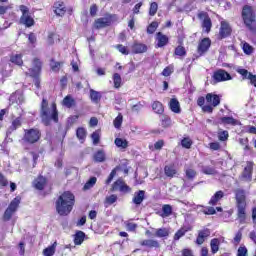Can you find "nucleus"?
<instances>
[{"label":"nucleus","mask_w":256,"mask_h":256,"mask_svg":"<svg viewBox=\"0 0 256 256\" xmlns=\"http://www.w3.org/2000/svg\"><path fill=\"white\" fill-rule=\"evenodd\" d=\"M40 117L43 125L46 127L51 125V121L59 123V111L57 110V104L52 102L49 105L47 98H42V102L40 104Z\"/></svg>","instance_id":"obj_1"},{"label":"nucleus","mask_w":256,"mask_h":256,"mask_svg":"<svg viewBox=\"0 0 256 256\" xmlns=\"http://www.w3.org/2000/svg\"><path fill=\"white\" fill-rule=\"evenodd\" d=\"M73 205H75V195L69 191L60 195L55 202L56 211L62 217L69 215L73 211Z\"/></svg>","instance_id":"obj_2"},{"label":"nucleus","mask_w":256,"mask_h":256,"mask_svg":"<svg viewBox=\"0 0 256 256\" xmlns=\"http://www.w3.org/2000/svg\"><path fill=\"white\" fill-rule=\"evenodd\" d=\"M235 201H236V209H237V217L239 219V223H245L247 219V196L245 195V190L238 188L234 190Z\"/></svg>","instance_id":"obj_3"},{"label":"nucleus","mask_w":256,"mask_h":256,"mask_svg":"<svg viewBox=\"0 0 256 256\" xmlns=\"http://www.w3.org/2000/svg\"><path fill=\"white\" fill-rule=\"evenodd\" d=\"M241 18L246 27L249 29L251 33H255L256 31V14L253 6L244 5L241 11Z\"/></svg>","instance_id":"obj_4"},{"label":"nucleus","mask_w":256,"mask_h":256,"mask_svg":"<svg viewBox=\"0 0 256 256\" xmlns=\"http://www.w3.org/2000/svg\"><path fill=\"white\" fill-rule=\"evenodd\" d=\"M41 67L42 63L41 60L35 58L33 60V67L29 69L28 74L30 77L34 79V85L37 89L41 87V79H39V75H41Z\"/></svg>","instance_id":"obj_5"},{"label":"nucleus","mask_w":256,"mask_h":256,"mask_svg":"<svg viewBox=\"0 0 256 256\" xmlns=\"http://www.w3.org/2000/svg\"><path fill=\"white\" fill-rule=\"evenodd\" d=\"M39 139H41V131L39 129L31 128L24 130V136L22 138V141H24V143H29L30 145H33L37 143Z\"/></svg>","instance_id":"obj_6"},{"label":"nucleus","mask_w":256,"mask_h":256,"mask_svg":"<svg viewBox=\"0 0 256 256\" xmlns=\"http://www.w3.org/2000/svg\"><path fill=\"white\" fill-rule=\"evenodd\" d=\"M206 101L211 105H204L202 107V111H204V113H213V107H217L221 103V96L213 93H208L206 95Z\"/></svg>","instance_id":"obj_7"},{"label":"nucleus","mask_w":256,"mask_h":256,"mask_svg":"<svg viewBox=\"0 0 256 256\" xmlns=\"http://www.w3.org/2000/svg\"><path fill=\"white\" fill-rule=\"evenodd\" d=\"M19 10L22 13V16L20 17V24L25 25V27H33L35 25V20L33 17H31V14L29 13V7L25 5H20Z\"/></svg>","instance_id":"obj_8"},{"label":"nucleus","mask_w":256,"mask_h":256,"mask_svg":"<svg viewBox=\"0 0 256 256\" xmlns=\"http://www.w3.org/2000/svg\"><path fill=\"white\" fill-rule=\"evenodd\" d=\"M19 203H21V200L19 199V197H16L11 201L8 208L4 212V215H3L4 221H11V218L19 208Z\"/></svg>","instance_id":"obj_9"},{"label":"nucleus","mask_w":256,"mask_h":256,"mask_svg":"<svg viewBox=\"0 0 256 256\" xmlns=\"http://www.w3.org/2000/svg\"><path fill=\"white\" fill-rule=\"evenodd\" d=\"M212 77L214 81H216V83H221L223 81H231L232 79L231 74H229L227 71L223 69L215 71Z\"/></svg>","instance_id":"obj_10"},{"label":"nucleus","mask_w":256,"mask_h":256,"mask_svg":"<svg viewBox=\"0 0 256 256\" xmlns=\"http://www.w3.org/2000/svg\"><path fill=\"white\" fill-rule=\"evenodd\" d=\"M198 19L203 20L202 27L205 33H209L211 31V27H213V23L211 22V18L207 15L206 12H200L198 14Z\"/></svg>","instance_id":"obj_11"},{"label":"nucleus","mask_w":256,"mask_h":256,"mask_svg":"<svg viewBox=\"0 0 256 256\" xmlns=\"http://www.w3.org/2000/svg\"><path fill=\"white\" fill-rule=\"evenodd\" d=\"M111 191H120V193H129L131 188L125 184V182L121 179L116 180L111 188Z\"/></svg>","instance_id":"obj_12"},{"label":"nucleus","mask_w":256,"mask_h":256,"mask_svg":"<svg viewBox=\"0 0 256 256\" xmlns=\"http://www.w3.org/2000/svg\"><path fill=\"white\" fill-rule=\"evenodd\" d=\"M168 44H169V37H167V35L163 34L162 32H158L156 34V49L165 47Z\"/></svg>","instance_id":"obj_13"},{"label":"nucleus","mask_w":256,"mask_h":256,"mask_svg":"<svg viewBox=\"0 0 256 256\" xmlns=\"http://www.w3.org/2000/svg\"><path fill=\"white\" fill-rule=\"evenodd\" d=\"M147 45L139 42H134L131 46L133 55H140L141 53H147Z\"/></svg>","instance_id":"obj_14"},{"label":"nucleus","mask_w":256,"mask_h":256,"mask_svg":"<svg viewBox=\"0 0 256 256\" xmlns=\"http://www.w3.org/2000/svg\"><path fill=\"white\" fill-rule=\"evenodd\" d=\"M209 47H211V39L204 38L198 45V53L199 55H203V53H207L209 51Z\"/></svg>","instance_id":"obj_15"},{"label":"nucleus","mask_w":256,"mask_h":256,"mask_svg":"<svg viewBox=\"0 0 256 256\" xmlns=\"http://www.w3.org/2000/svg\"><path fill=\"white\" fill-rule=\"evenodd\" d=\"M219 35L221 39H225L226 37H229L231 35V26H229V23L222 21Z\"/></svg>","instance_id":"obj_16"},{"label":"nucleus","mask_w":256,"mask_h":256,"mask_svg":"<svg viewBox=\"0 0 256 256\" xmlns=\"http://www.w3.org/2000/svg\"><path fill=\"white\" fill-rule=\"evenodd\" d=\"M143 201H145V190H139L135 192L132 199V202L134 203V205L139 207V205H141Z\"/></svg>","instance_id":"obj_17"},{"label":"nucleus","mask_w":256,"mask_h":256,"mask_svg":"<svg viewBox=\"0 0 256 256\" xmlns=\"http://www.w3.org/2000/svg\"><path fill=\"white\" fill-rule=\"evenodd\" d=\"M54 13L58 17H63V15L67 13V8L65 7V3L63 2L54 3Z\"/></svg>","instance_id":"obj_18"},{"label":"nucleus","mask_w":256,"mask_h":256,"mask_svg":"<svg viewBox=\"0 0 256 256\" xmlns=\"http://www.w3.org/2000/svg\"><path fill=\"white\" fill-rule=\"evenodd\" d=\"M45 185H47V179L43 176H39L33 181V187L38 191H43V189H45Z\"/></svg>","instance_id":"obj_19"},{"label":"nucleus","mask_w":256,"mask_h":256,"mask_svg":"<svg viewBox=\"0 0 256 256\" xmlns=\"http://www.w3.org/2000/svg\"><path fill=\"white\" fill-rule=\"evenodd\" d=\"M209 235H211V231L207 228L199 231L198 237L196 239L197 245H203V243H205V239H207Z\"/></svg>","instance_id":"obj_20"},{"label":"nucleus","mask_w":256,"mask_h":256,"mask_svg":"<svg viewBox=\"0 0 256 256\" xmlns=\"http://www.w3.org/2000/svg\"><path fill=\"white\" fill-rule=\"evenodd\" d=\"M252 175H253V162H247V165L244 168L242 177L243 179H246V181H251Z\"/></svg>","instance_id":"obj_21"},{"label":"nucleus","mask_w":256,"mask_h":256,"mask_svg":"<svg viewBox=\"0 0 256 256\" xmlns=\"http://www.w3.org/2000/svg\"><path fill=\"white\" fill-rule=\"evenodd\" d=\"M225 197V192H223L222 190L217 191L209 200L208 204L215 206L217 205V203H219V201H221V199H223Z\"/></svg>","instance_id":"obj_22"},{"label":"nucleus","mask_w":256,"mask_h":256,"mask_svg":"<svg viewBox=\"0 0 256 256\" xmlns=\"http://www.w3.org/2000/svg\"><path fill=\"white\" fill-rule=\"evenodd\" d=\"M19 127H21V118H16L12 121L11 126L8 128L6 135L7 137H9V135H11V133H13V131H17V129H19Z\"/></svg>","instance_id":"obj_23"},{"label":"nucleus","mask_w":256,"mask_h":256,"mask_svg":"<svg viewBox=\"0 0 256 256\" xmlns=\"http://www.w3.org/2000/svg\"><path fill=\"white\" fill-rule=\"evenodd\" d=\"M109 25H111V20L108 18H98L95 21V27L97 29H104V27H109Z\"/></svg>","instance_id":"obj_24"},{"label":"nucleus","mask_w":256,"mask_h":256,"mask_svg":"<svg viewBox=\"0 0 256 256\" xmlns=\"http://www.w3.org/2000/svg\"><path fill=\"white\" fill-rule=\"evenodd\" d=\"M169 107L173 113H181V105L179 104V100L176 98H172L170 100Z\"/></svg>","instance_id":"obj_25"},{"label":"nucleus","mask_w":256,"mask_h":256,"mask_svg":"<svg viewBox=\"0 0 256 256\" xmlns=\"http://www.w3.org/2000/svg\"><path fill=\"white\" fill-rule=\"evenodd\" d=\"M152 110L157 115H163V113H165V108L163 107V103H161L159 101H154L152 103Z\"/></svg>","instance_id":"obj_26"},{"label":"nucleus","mask_w":256,"mask_h":256,"mask_svg":"<svg viewBox=\"0 0 256 256\" xmlns=\"http://www.w3.org/2000/svg\"><path fill=\"white\" fill-rule=\"evenodd\" d=\"M140 245H142L143 247H149L150 249H153V247L159 248V241L147 239V240L141 241Z\"/></svg>","instance_id":"obj_27"},{"label":"nucleus","mask_w":256,"mask_h":256,"mask_svg":"<svg viewBox=\"0 0 256 256\" xmlns=\"http://www.w3.org/2000/svg\"><path fill=\"white\" fill-rule=\"evenodd\" d=\"M93 159L95 163H103L105 162L106 155L104 150H98L96 153L93 155Z\"/></svg>","instance_id":"obj_28"},{"label":"nucleus","mask_w":256,"mask_h":256,"mask_svg":"<svg viewBox=\"0 0 256 256\" xmlns=\"http://www.w3.org/2000/svg\"><path fill=\"white\" fill-rule=\"evenodd\" d=\"M164 173L166 177L173 178L177 175V169L173 165H167L164 168Z\"/></svg>","instance_id":"obj_29"},{"label":"nucleus","mask_w":256,"mask_h":256,"mask_svg":"<svg viewBox=\"0 0 256 256\" xmlns=\"http://www.w3.org/2000/svg\"><path fill=\"white\" fill-rule=\"evenodd\" d=\"M10 61L14 65H18L19 67H21V65H23V56L21 54H11Z\"/></svg>","instance_id":"obj_30"},{"label":"nucleus","mask_w":256,"mask_h":256,"mask_svg":"<svg viewBox=\"0 0 256 256\" xmlns=\"http://www.w3.org/2000/svg\"><path fill=\"white\" fill-rule=\"evenodd\" d=\"M83 241H85V232H83V231L76 232V234L74 236V243L76 245H81V243H83Z\"/></svg>","instance_id":"obj_31"},{"label":"nucleus","mask_w":256,"mask_h":256,"mask_svg":"<svg viewBox=\"0 0 256 256\" xmlns=\"http://www.w3.org/2000/svg\"><path fill=\"white\" fill-rule=\"evenodd\" d=\"M114 143L116 147H119L120 149H127V147H129V142L123 138H116Z\"/></svg>","instance_id":"obj_32"},{"label":"nucleus","mask_w":256,"mask_h":256,"mask_svg":"<svg viewBox=\"0 0 256 256\" xmlns=\"http://www.w3.org/2000/svg\"><path fill=\"white\" fill-rule=\"evenodd\" d=\"M90 99L92 103H99L101 101V92L90 89Z\"/></svg>","instance_id":"obj_33"},{"label":"nucleus","mask_w":256,"mask_h":256,"mask_svg":"<svg viewBox=\"0 0 256 256\" xmlns=\"http://www.w3.org/2000/svg\"><path fill=\"white\" fill-rule=\"evenodd\" d=\"M220 241L218 238H213L210 242V247H211V253H213V255H215V253H217V251H219V245H220Z\"/></svg>","instance_id":"obj_34"},{"label":"nucleus","mask_w":256,"mask_h":256,"mask_svg":"<svg viewBox=\"0 0 256 256\" xmlns=\"http://www.w3.org/2000/svg\"><path fill=\"white\" fill-rule=\"evenodd\" d=\"M57 248V242H54L51 246L44 249L43 254L45 256L55 255V249Z\"/></svg>","instance_id":"obj_35"},{"label":"nucleus","mask_w":256,"mask_h":256,"mask_svg":"<svg viewBox=\"0 0 256 256\" xmlns=\"http://www.w3.org/2000/svg\"><path fill=\"white\" fill-rule=\"evenodd\" d=\"M63 105H64V107L71 109V107H73L75 105V99H73V97L68 95L63 99Z\"/></svg>","instance_id":"obj_36"},{"label":"nucleus","mask_w":256,"mask_h":256,"mask_svg":"<svg viewBox=\"0 0 256 256\" xmlns=\"http://www.w3.org/2000/svg\"><path fill=\"white\" fill-rule=\"evenodd\" d=\"M155 237H169V229L167 228H160L155 230Z\"/></svg>","instance_id":"obj_37"},{"label":"nucleus","mask_w":256,"mask_h":256,"mask_svg":"<svg viewBox=\"0 0 256 256\" xmlns=\"http://www.w3.org/2000/svg\"><path fill=\"white\" fill-rule=\"evenodd\" d=\"M95 183H97V177L93 176L85 183L83 187L84 191H87L89 189H92V187H95Z\"/></svg>","instance_id":"obj_38"},{"label":"nucleus","mask_w":256,"mask_h":256,"mask_svg":"<svg viewBox=\"0 0 256 256\" xmlns=\"http://www.w3.org/2000/svg\"><path fill=\"white\" fill-rule=\"evenodd\" d=\"M76 137L80 140V141H85V138L87 137V130H85V128H78L76 130Z\"/></svg>","instance_id":"obj_39"},{"label":"nucleus","mask_w":256,"mask_h":256,"mask_svg":"<svg viewBox=\"0 0 256 256\" xmlns=\"http://www.w3.org/2000/svg\"><path fill=\"white\" fill-rule=\"evenodd\" d=\"M162 213H163V217H169L170 215L173 214V207H171V205L169 204L163 205Z\"/></svg>","instance_id":"obj_40"},{"label":"nucleus","mask_w":256,"mask_h":256,"mask_svg":"<svg viewBox=\"0 0 256 256\" xmlns=\"http://www.w3.org/2000/svg\"><path fill=\"white\" fill-rule=\"evenodd\" d=\"M91 139L93 141V145H99V141H101V132L96 130L91 134Z\"/></svg>","instance_id":"obj_41"},{"label":"nucleus","mask_w":256,"mask_h":256,"mask_svg":"<svg viewBox=\"0 0 256 256\" xmlns=\"http://www.w3.org/2000/svg\"><path fill=\"white\" fill-rule=\"evenodd\" d=\"M158 9H159V5L157 4V2H152L150 4V8H149V16L155 17V15H157Z\"/></svg>","instance_id":"obj_42"},{"label":"nucleus","mask_w":256,"mask_h":256,"mask_svg":"<svg viewBox=\"0 0 256 256\" xmlns=\"http://www.w3.org/2000/svg\"><path fill=\"white\" fill-rule=\"evenodd\" d=\"M201 171L204 175H215V173H217L215 168L211 166H202Z\"/></svg>","instance_id":"obj_43"},{"label":"nucleus","mask_w":256,"mask_h":256,"mask_svg":"<svg viewBox=\"0 0 256 256\" xmlns=\"http://www.w3.org/2000/svg\"><path fill=\"white\" fill-rule=\"evenodd\" d=\"M9 101H10V105H13L15 103H21V95L15 92L9 97Z\"/></svg>","instance_id":"obj_44"},{"label":"nucleus","mask_w":256,"mask_h":256,"mask_svg":"<svg viewBox=\"0 0 256 256\" xmlns=\"http://www.w3.org/2000/svg\"><path fill=\"white\" fill-rule=\"evenodd\" d=\"M221 123L224 125H237V120H235L233 117H222Z\"/></svg>","instance_id":"obj_45"},{"label":"nucleus","mask_w":256,"mask_h":256,"mask_svg":"<svg viewBox=\"0 0 256 256\" xmlns=\"http://www.w3.org/2000/svg\"><path fill=\"white\" fill-rule=\"evenodd\" d=\"M114 87L115 89H119L121 87V75L119 73H114L113 75Z\"/></svg>","instance_id":"obj_46"},{"label":"nucleus","mask_w":256,"mask_h":256,"mask_svg":"<svg viewBox=\"0 0 256 256\" xmlns=\"http://www.w3.org/2000/svg\"><path fill=\"white\" fill-rule=\"evenodd\" d=\"M61 65H63V62H57L55 61V59H52L50 62V67L52 69V71H59V69H61Z\"/></svg>","instance_id":"obj_47"},{"label":"nucleus","mask_w":256,"mask_h":256,"mask_svg":"<svg viewBox=\"0 0 256 256\" xmlns=\"http://www.w3.org/2000/svg\"><path fill=\"white\" fill-rule=\"evenodd\" d=\"M185 173L187 179H189L190 181H193V179L197 177V171H195L194 169L188 168L186 169Z\"/></svg>","instance_id":"obj_48"},{"label":"nucleus","mask_w":256,"mask_h":256,"mask_svg":"<svg viewBox=\"0 0 256 256\" xmlns=\"http://www.w3.org/2000/svg\"><path fill=\"white\" fill-rule=\"evenodd\" d=\"M243 52L245 55H251L253 53V46H251L249 43L244 42L242 46Z\"/></svg>","instance_id":"obj_49"},{"label":"nucleus","mask_w":256,"mask_h":256,"mask_svg":"<svg viewBox=\"0 0 256 256\" xmlns=\"http://www.w3.org/2000/svg\"><path fill=\"white\" fill-rule=\"evenodd\" d=\"M174 53L178 57H185V55H187V51H185V47H183V46L176 47Z\"/></svg>","instance_id":"obj_50"},{"label":"nucleus","mask_w":256,"mask_h":256,"mask_svg":"<svg viewBox=\"0 0 256 256\" xmlns=\"http://www.w3.org/2000/svg\"><path fill=\"white\" fill-rule=\"evenodd\" d=\"M237 73H239V75H242V79H249V75H251L252 73L249 72L247 69L244 68H238L237 69Z\"/></svg>","instance_id":"obj_51"},{"label":"nucleus","mask_w":256,"mask_h":256,"mask_svg":"<svg viewBox=\"0 0 256 256\" xmlns=\"http://www.w3.org/2000/svg\"><path fill=\"white\" fill-rule=\"evenodd\" d=\"M157 27H159V24L157 22H152L147 28V33L153 35V33L157 31Z\"/></svg>","instance_id":"obj_52"},{"label":"nucleus","mask_w":256,"mask_h":256,"mask_svg":"<svg viewBox=\"0 0 256 256\" xmlns=\"http://www.w3.org/2000/svg\"><path fill=\"white\" fill-rule=\"evenodd\" d=\"M185 233H187V229L181 228L174 235V241H179L181 237H184Z\"/></svg>","instance_id":"obj_53"},{"label":"nucleus","mask_w":256,"mask_h":256,"mask_svg":"<svg viewBox=\"0 0 256 256\" xmlns=\"http://www.w3.org/2000/svg\"><path fill=\"white\" fill-rule=\"evenodd\" d=\"M115 49H117L119 53H122V55H129V49H127L126 46H123V44H117Z\"/></svg>","instance_id":"obj_54"},{"label":"nucleus","mask_w":256,"mask_h":256,"mask_svg":"<svg viewBox=\"0 0 256 256\" xmlns=\"http://www.w3.org/2000/svg\"><path fill=\"white\" fill-rule=\"evenodd\" d=\"M219 141H227L229 139V132L227 130L218 132Z\"/></svg>","instance_id":"obj_55"},{"label":"nucleus","mask_w":256,"mask_h":256,"mask_svg":"<svg viewBox=\"0 0 256 256\" xmlns=\"http://www.w3.org/2000/svg\"><path fill=\"white\" fill-rule=\"evenodd\" d=\"M123 123V115L119 114L115 119H114V127L116 129H119Z\"/></svg>","instance_id":"obj_56"},{"label":"nucleus","mask_w":256,"mask_h":256,"mask_svg":"<svg viewBox=\"0 0 256 256\" xmlns=\"http://www.w3.org/2000/svg\"><path fill=\"white\" fill-rule=\"evenodd\" d=\"M181 145L182 147H184L185 149H191V145H193V142L191 141V139L189 138H184L181 141Z\"/></svg>","instance_id":"obj_57"},{"label":"nucleus","mask_w":256,"mask_h":256,"mask_svg":"<svg viewBox=\"0 0 256 256\" xmlns=\"http://www.w3.org/2000/svg\"><path fill=\"white\" fill-rule=\"evenodd\" d=\"M162 127H169L171 125V118L169 116H163L161 118Z\"/></svg>","instance_id":"obj_58"},{"label":"nucleus","mask_w":256,"mask_h":256,"mask_svg":"<svg viewBox=\"0 0 256 256\" xmlns=\"http://www.w3.org/2000/svg\"><path fill=\"white\" fill-rule=\"evenodd\" d=\"M248 255V250H247V247L245 246H240L238 248V251H237V256H247Z\"/></svg>","instance_id":"obj_59"},{"label":"nucleus","mask_w":256,"mask_h":256,"mask_svg":"<svg viewBox=\"0 0 256 256\" xmlns=\"http://www.w3.org/2000/svg\"><path fill=\"white\" fill-rule=\"evenodd\" d=\"M116 202H117V195L112 194V195L106 197V203L108 205H113V203H116Z\"/></svg>","instance_id":"obj_60"},{"label":"nucleus","mask_w":256,"mask_h":256,"mask_svg":"<svg viewBox=\"0 0 256 256\" xmlns=\"http://www.w3.org/2000/svg\"><path fill=\"white\" fill-rule=\"evenodd\" d=\"M204 215H215L217 213V210L213 207H206L203 211Z\"/></svg>","instance_id":"obj_61"},{"label":"nucleus","mask_w":256,"mask_h":256,"mask_svg":"<svg viewBox=\"0 0 256 256\" xmlns=\"http://www.w3.org/2000/svg\"><path fill=\"white\" fill-rule=\"evenodd\" d=\"M9 185V181L5 178V175L0 173V187H7Z\"/></svg>","instance_id":"obj_62"},{"label":"nucleus","mask_w":256,"mask_h":256,"mask_svg":"<svg viewBox=\"0 0 256 256\" xmlns=\"http://www.w3.org/2000/svg\"><path fill=\"white\" fill-rule=\"evenodd\" d=\"M172 73H173V68H171L169 66L164 68V70L162 71V75L164 77H169Z\"/></svg>","instance_id":"obj_63"},{"label":"nucleus","mask_w":256,"mask_h":256,"mask_svg":"<svg viewBox=\"0 0 256 256\" xmlns=\"http://www.w3.org/2000/svg\"><path fill=\"white\" fill-rule=\"evenodd\" d=\"M126 229L127 231H135V229H137V224L133 222H128L126 224Z\"/></svg>","instance_id":"obj_64"}]
</instances>
